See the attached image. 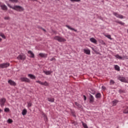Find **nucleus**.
<instances>
[{
  "instance_id": "obj_45",
  "label": "nucleus",
  "mask_w": 128,
  "mask_h": 128,
  "mask_svg": "<svg viewBox=\"0 0 128 128\" xmlns=\"http://www.w3.org/2000/svg\"><path fill=\"white\" fill-rule=\"evenodd\" d=\"M84 100H86V96H84Z\"/></svg>"
},
{
  "instance_id": "obj_33",
  "label": "nucleus",
  "mask_w": 128,
  "mask_h": 128,
  "mask_svg": "<svg viewBox=\"0 0 128 128\" xmlns=\"http://www.w3.org/2000/svg\"><path fill=\"white\" fill-rule=\"evenodd\" d=\"M9 1L13 3L18 2V0H9Z\"/></svg>"
},
{
  "instance_id": "obj_15",
  "label": "nucleus",
  "mask_w": 128,
  "mask_h": 128,
  "mask_svg": "<svg viewBox=\"0 0 128 128\" xmlns=\"http://www.w3.org/2000/svg\"><path fill=\"white\" fill-rule=\"evenodd\" d=\"M0 6H1V8L3 10H8V7H6V6L4 4H2Z\"/></svg>"
},
{
  "instance_id": "obj_8",
  "label": "nucleus",
  "mask_w": 128,
  "mask_h": 128,
  "mask_svg": "<svg viewBox=\"0 0 128 128\" xmlns=\"http://www.w3.org/2000/svg\"><path fill=\"white\" fill-rule=\"evenodd\" d=\"M118 80H120V82H128V80L126 78L123 76H120L118 78Z\"/></svg>"
},
{
  "instance_id": "obj_9",
  "label": "nucleus",
  "mask_w": 128,
  "mask_h": 128,
  "mask_svg": "<svg viewBox=\"0 0 128 128\" xmlns=\"http://www.w3.org/2000/svg\"><path fill=\"white\" fill-rule=\"evenodd\" d=\"M8 84H10V86H16V83L12 80H9L8 81Z\"/></svg>"
},
{
  "instance_id": "obj_12",
  "label": "nucleus",
  "mask_w": 128,
  "mask_h": 128,
  "mask_svg": "<svg viewBox=\"0 0 128 128\" xmlns=\"http://www.w3.org/2000/svg\"><path fill=\"white\" fill-rule=\"evenodd\" d=\"M66 28H68V30H74V32H78V30H76L70 27L68 25H66Z\"/></svg>"
},
{
  "instance_id": "obj_23",
  "label": "nucleus",
  "mask_w": 128,
  "mask_h": 128,
  "mask_svg": "<svg viewBox=\"0 0 128 128\" xmlns=\"http://www.w3.org/2000/svg\"><path fill=\"white\" fill-rule=\"evenodd\" d=\"M102 96V94L100 93H98L96 94V98H100Z\"/></svg>"
},
{
  "instance_id": "obj_2",
  "label": "nucleus",
  "mask_w": 128,
  "mask_h": 128,
  "mask_svg": "<svg viewBox=\"0 0 128 128\" xmlns=\"http://www.w3.org/2000/svg\"><path fill=\"white\" fill-rule=\"evenodd\" d=\"M12 8V10H16V12H24V8L20 6H15Z\"/></svg>"
},
{
  "instance_id": "obj_26",
  "label": "nucleus",
  "mask_w": 128,
  "mask_h": 128,
  "mask_svg": "<svg viewBox=\"0 0 128 128\" xmlns=\"http://www.w3.org/2000/svg\"><path fill=\"white\" fill-rule=\"evenodd\" d=\"M115 56L116 58H118V60H122V57L120 56V55L118 54L116 55Z\"/></svg>"
},
{
  "instance_id": "obj_22",
  "label": "nucleus",
  "mask_w": 128,
  "mask_h": 128,
  "mask_svg": "<svg viewBox=\"0 0 128 128\" xmlns=\"http://www.w3.org/2000/svg\"><path fill=\"white\" fill-rule=\"evenodd\" d=\"M114 69L116 70H118V72H120V66L118 65L114 66Z\"/></svg>"
},
{
  "instance_id": "obj_31",
  "label": "nucleus",
  "mask_w": 128,
  "mask_h": 128,
  "mask_svg": "<svg viewBox=\"0 0 128 128\" xmlns=\"http://www.w3.org/2000/svg\"><path fill=\"white\" fill-rule=\"evenodd\" d=\"M4 20H10V16H5L4 18Z\"/></svg>"
},
{
  "instance_id": "obj_32",
  "label": "nucleus",
  "mask_w": 128,
  "mask_h": 128,
  "mask_svg": "<svg viewBox=\"0 0 128 128\" xmlns=\"http://www.w3.org/2000/svg\"><path fill=\"white\" fill-rule=\"evenodd\" d=\"M0 36H2V38H6V36L2 33H0Z\"/></svg>"
},
{
  "instance_id": "obj_10",
  "label": "nucleus",
  "mask_w": 128,
  "mask_h": 128,
  "mask_svg": "<svg viewBox=\"0 0 128 128\" xmlns=\"http://www.w3.org/2000/svg\"><path fill=\"white\" fill-rule=\"evenodd\" d=\"M6 102V98H2L0 100V104L2 107L4 106V104Z\"/></svg>"
},
{
  "instance_id": "obj_5",
  "label": "nucleus",
  "mask_w": 128,
  "mask_h": 128,
  "mask_svg": "<svg viewBox=\"0 0 128 128\" xmlns=\"http://www.w3.org/2000/svg\"><path fill=\"white\" fill-rule=\"evenodd\" d=\"M10 66V63H3L0 64V68H6Z\"/></svg>"
},
{
  "instance_id": "obj_1",
  "label": "nucleus",
  "mask_w": 128,
  "mask_h": 128,
  "mask_svg": "<svg viewBox=\"0 0 128 128\" xmlns=\"http://www.w3.org/2000/svg\"><path fill=\"white\" fill-rule=\"evenodd\" d=\"M54 40H58L59 42H66V39L60 36H56L54 37Z\"/></svg>"
},
{
  "instance_id": "obj_49",
  "label": "nucleus",
  "mask_w": 128,
  "mask_h": 128,
  "mask_svg": "<svg viewBox=\"0 0 128 128\" xmlns=\"http://www.w3.org/2000/svg\"><path fill=\"white\" fill-rule=\"evenodd\" d=\"M42 30H43L44 32H46V30H44V29H42Z\"/></svg>"
},
{
  "instance_id": "obj_39",
  "label": "nucleus",
  "mask_w": 128,
  "mask_h": 128,
  "mask_svg": "<svg viewBox=\"0 0 128 128\" xmlns=\"http://www.w3.org/2000/svg\"><path fill=\"white\" fill-rule=\"evenodd\" d=\"M4 112H10V109L8 108H6L4 109Z\"/></svg>"
},
{
  "instance_id": "obj_50",
  "label": "nucleus",
  "mask_w": 128,
  "mask_h": 128,
  "mask_svg": "<svg viewBox=\"0 0 128 128\" xmlns=\"http://www.w3.org/2000/svg\"><path fill=\"white\" fill-rule=\"evenodd\" d=\"M127 6H128V5H127Z\"/></svg>"
},
{
  "instance_id": "obj_18",
  "label": "nucleus",
  "mask_w": 128,
  "mask_h": 128,
  "mask_svg": "<svg viewBox=\"0 0 128 128\" xmlns=\"http://www.w3.org/2000/svg\"><path fill=\"white\" fill-rule=\"evenodd\" d=\"M44 72L46 76H49L50 74H52V72H51V71H50V70H48V71L44 70Z\"/></svg>"
},
{
  "instance_id": "obj_38",
  "label": "nucleus",
  "mask_w": 128,
  "mask_h": 128,
  "mask_svg": "<svg viewBox=\"0 0 128 128\" xmlns=\"http://www.w3.org/2000/svg\"><path fill=\"white\" fill-rule=\"evenodd\" d=\"M8 124H12V119H8Z\"/></svg>"
},
{
  "instance_id": "obj_41",
  "label": "nucleus",
  "mask_w": 128,
  "mask_h": 128,
  "mask_svg": "<svg viewBox=\"0 0 128 128\" xmlns=\"http://www.w3.org/2000/svg\"><path fill=\"white\" fill-rule=\"evenodd\" d=\"M50 62H52L53 60H56V58H52L50 60Z\"/></svg>"
},
{
  "instance_id": "obj_3",
  "label": "nucleus",
  "mask_w": 128,
  "mask_h": 128,
  "mask_svg": "<svg viewBox=\"0 0 128 128\" xmlns=\"http://www.w3.org/2000/svg\"><path fill=\"white\" fill-rule=\"evenodd\" d=\"M17 58L19 60H24L26 58V55L24 54H22L17 57Z\"/></svg>"
},
{
  "instance_id": "obj_47",
  "label": "nucleus",
  "mask_w": 128,
  "mask_h": 128,
  "mask_svg": "<svg viewBox=\"0 0 128 128\" xmlns=\"http://www.w3.org/2000/svg\"><path fill=\"white\" fill-rule=\"evenodd\" d=\"M2 109L0 108V114L2 112Z\"/></svg>"
},
{
  "instance_id": "obj_6",
  "label": "nucleus",
  "mask_w": 128,
  "mask_h": 128,
  "mask_svg": "<svg viewBox=\"0 0 128 128\" xmlns=\"http://www.w3.org/2000/svg\"><path fill=\"white\" fill-rule=\"evenodd\" d=\"M113 14L118 18H122V19L124 18V16L116 12H114Z\"/></svg>"
},
{
  "instance_id": "obj_20",
  "label": "nucleus",
  "mask_w": 128,
  "mask_h": 128,
  "mask_svg": "<svg viewBox=\"0 0 128 128\" xmlns=\"http://www.w3.org/2000/svg\"><path fill=\"white\" fill-rule=\"evenodd\" d=\"M27 112H28V110H26V109H24L22 110V116H26Z\"/></svg>"
},
{
  "instance_id": "obj_13",
  "label": "nucleus",
  "mask_w": 128,
  "mask_h": 128,
  "mask_svg": "<svg viewBox=\"0 0 128 128\" xmlns=\"http://www.w3.org/2000/svg\"><path fill=\"white\" fill-rule=\"evenodd\" d=\"M90 42H93V44H96V42H98V41H96V40L94 38H92L90 39Z\"/></svg>"
},
{
  "instance_id": "obj_25",
  "label": "nucleus",
  "mask_w": 128,
  "mask_h": 128,
  "mask_svg": "<svg viewBox=\"0 0 128 128\" xmlns=\"http://www.w3.org/2000/svg\"><path fill=\"white\" fill-rule=\"evenodd\" d=\"M116 22H117V24H121L122 26H124V22H122V21L116 20Z\"/></svg>"
},
{
  "instance_id": "obj_7",
  "label": "nucleus",
  "mask_w": 128,
  "mask_h": 128,
  "mask_svg": "<svg viewBox=\"0 0 128 128\" xmlns=\"http://www.w3.org/2000/svg\"><path fill=\"white\" fill-rule=\"evenodd\" d=\"M20 80L21 82H30V80L28 78L24 77V78H21Z\"/></svg>"
},
{
  "instance_id": "obj_44",
  "label": "nucleus",
  "mask_w": 128,
  "mask_h": 128,
  "mask_svg": "<svg viewBox=\"0 0 128 128\" xmlns=\"http://www.w3.org/2000/svg\"><path fill=\"white\" fill-rule=\"evenodd\" d=\"M8 6H9V8H14V7H12V6H10V4H8Z\"/></svg>"
},
{
  "instance_id": "obj_29",
  "label": "nucleus",
  "mask_w": 128,
  "mask_h": 128,
  "mask_svg": "<svg viewBox=\"0 0 128 128\" xmlns=\"http://www.w3.org/2000/svg\"><path fill=\"white\" fill-rule=\"evenodd\" d=\"M118 101L116 100H114L113 102H112V104H113V106H116V104H118Z\"/></svg>"
},
{
  "instance_id": "obj_42",
  "label": "nucleus",
  "mask_w": 128,
  "mask_h": 128,
  "mask_svg": "<svg viewBox=\"0 0 128 128\" xmlns=\"http://www.w3.org/2000/svg\"><path fill=\"white\" fill-rule=\"evenodd\" d=\"M102 90H106V86H102Z\"/></svg>"
},
{
  "instance_id": "obj_30",
  "label": "nucleus",
  "mask_w": 128,
  "mask_h": 128,
  "mask_svg": "<svg viewBox=\"0 0 128 128\" xmlns=\"http://www.w3.org/2000/svg\"><path fill=\"white\" fill-rule=\"evenodd\" d=\"M124 114H128V106L124 110Z\"/></svg>"
},
{
  "instance_id": "obj_46",
  "label": "nucleus",
  "mask_w": 128,
  "mask_h": 128,
  "mask_svg": "<svg viewBox=\"0 0 128 128\" xmlns=\"http://www.w3.org/2000/svg\"><path fill=\"white\" fill-rule=\"evenodd\" d=\"M124 58H127L128 60V58H127V56H124Z\"/></svg>"
},
{
  "instance_id": "obj_17",
  "label": "nucleus",
  "mask_w": 128,
  "mask_h": 128,
  "mask_svg": "<svg viewBox=\"0 0 128 128\" xmlns=\"http://www.w3.org/2000/svg\"><path fill=\"white\" fill-rule=\"evenodd\" d=\"M39 56L41 58H46V56H48V54H44V53H40L39 54Z\"/></svg>"
},
{
  "instance_id": "obj_14",
  "label": "nucleus",
  "mask_w": 128,
  "mask_h": 128,
  "mask_svg": "<svg viewBox=\"0 0 128 128\" xmlns=\"http://www.w3.org/2000/svg\"><path fill=\"white\" fill-rule=\"evenodd\" d=\"M28 77L30 78L31 80H36V76L32 74H28Z\"/></svg>"
},
{
  "instance_id": "obj_24",
  "label": "nucleus",
  "mask_w": 128,
  "mask_h": 128,
  "mask_svg": "<svg viewBox=\"0 0 128 128\" xmlns=\"http://www.w3.org/2000/svg\"><path fill=\"white\" fill-rule=\"evenodd\" d=\"M94 100V96H92V95H90V102H93Z\"/></svg>"
},
{
  "instance_id": "obj_40",
  "label": "nucleus",
  "mask_w": 128,
  "mask_h": 128,
  "mask_svg": "<svg viewBox=\"0 0 128 128\" xmlns=\"http://www.w3.org/2000/svg\"><path fill=\"white\" fill-rule=\"evenodd\" d=\"M72 114L73 116H76V114L74 112H72Z\"/></svg>"
},
{
  "instance_id": "obj_27",
  "label": "nucleus",
  "mask_w": 128,
  "mask_h": 128,
  "mask_svg": "<svg viewBox=\"0 0 128 128\" xmlns=\"http://www.w3.org/2000/svg\"><path fill=\"white\" fill-rule=\"evenodd\" d=\"M75 104H76V106H78V108H82V105L80 104L77 102H75Z\"/></svg>"
},
{
  "instance_id": "obj_35",
  "label": "nucleus",
  "mask_w": 128,
  "mask_h": 128,
  "mask_svg": "<svg viewBox=\"0 0 128 128\" xmlns=\"http://www.w3.org/2000/svg\"><path fill=\"white\" fill-rule=\"evenodd\" d=\"M70 0L72 2H80V0Z\"/></svg>"
},
{
  "instance_id": "obj_36",
  "label": "nucleus",
  "mask_w": 128,
  "mask_h": 128,
  "mask_svg": "<svg viewBox=\"0 0 128 128\" xmlns=\"http://www.w3.org/2000/svg\"><path fill=\"white\" fill-rule=\"evenodd\" d=\"M32 106V102H29L28 103V108H30V106Z\"/></svg>"
},
{
  "instance_id": "obj_37",
  "label": "nucleus",
  "mask_w": 128,
  "mask_h": 128,
  "mask_svg": "<svg viewBox=\"0 0 128 128\" xmlns=\"http://www.w3.org/2000/svg\"><path fill=\"white\" fill-rule=\"evenodd\" d=\"M91 48L92 49V50L94 52H96V54H98V52H96V50L94 49V48L92 47Z\"/></svg>"
},
{
  "instance_id": "obj_19",
  "label": "nucleus",
  "mask_w": 128,
  "mask_h": 128,
  "mask_svg": "<svg viewBox=\"0 0 128 128\" xmlns=\"http://www.w3.org/2000/svg\"><path fill=\"white\" fill-rule=\"evenodd\" d=\"M48 102H54V98H48Z\"/></svg>"
},
{
  "instance_id": "obj_34",
  "label": "nucleus",
  "mask_w": 128,
  "mask_h": 128,
  "mask_svg": "<svg viewBox=\"0 0 128 128\" xmlns=\"http://www.w3.org/2000/svg\"><path fill=\"white\" fill-rule=\"evenodd\" d=\"M110 86L112 84H114V81L112 80H110Z\"/></svg>"
},
{
  "instance_id": "obj_48",
  "label": "nucleus",
  "mask_w": 128,
  "mask_h": 128,
  "mask_svg": "<svg viewBox=\"0 0 128 128\" xmlns=\"http://www.w3.org/2000/svg\"><path fill=\"white\" fill-rule=\"evenodd\" d=\"M2 40L1 38H0V42H2Z\"/></svg>"
},
{
  "instance_id": "obj_28",
  "label": "nucleus",
  "mask_w": 128,
  "mask_h": 128,
  "mask_svg": "<svg viewBox=\"0 0 128 128\" xmlns=\"http://www.w3.org/2000/svg\"><path fill=\"white\" fill-rule=\"evenodd\" d=\"M82 124L84 128H88V125H86V123H84L82 122Z\"/></svg>"
},
{
  "instance_id": "obj_21",
  "label": "nucleus",
  "mask_w": 128,
  "mask_h": 128,
  "mask_svg": "<svg viewBox=\"0 0 128 128\" xmlns=\"http://www.w3.org/2000/svg\"><path fill=\"white\" fill-rule=\"evenodd\" d=\"M104 36L106 38H108L109 40H112V36L110 34H104Z\"/></svg>"
},
{
  "instance_id": "obj_4",
  "label": "nucleus",
  "mask_w": 128,
  "mask_h": 128,
  "mask_svg": "<svg viewBox=\"0 0 128 128\" xmlns=\"http://www.w3.org/2000/svg\"><path fill=\"white\" fill-rule=\"evenodd\" d=\"M36 82L37 84H41L42 86H48L49 84L46 81L44 82H42L40 80H36Z\"/></svg>"
},
{
  "instance_id": "obj_16",
  "label": "nucleus",
  "mask_w": 128,
  "mask_h": 128,
  "mask_svg": "<svg viewBox=\"0 0 128 128\" xmlns=\"http://www.w3.org/2000/svg\"><path fill=\"white\" fill-rule=\"evenodd\" d=\"M28 54H30V58H34V54L32 52L29 50L28 51Z\"/></svg>"
},
{
  "instance_id": "obj_11",
  "label": "nucleus",
  "mask_w": 128,
  "mask_h": 128,
  "mask_svg": "<svg viewBox=\"0 0 128 128\" xmlns=\"http://www.w3.org/2000/svg\"><path fill=\"white\" fill-rule=\"evenodd\" d=\"M84 54H88V55L90 54V49H88V48L86 49V48L84 49Z\"/></svg>"
},
{
  "instance_id": "obj_43",
  "label": "nucleus",
  "mask_w": 128,
  "mask_h": 128,
  "mask_svg": "<svg viewBox=\"0 0 128 128\" xmlns=\"http://www.w3.org/2000/svg\"><path fill=\"white\" fill-rule=\"evenodd\" d=\"M101 44H106V42H104V40H102V41H101Z\"/></svg>"
}]
</instances>
